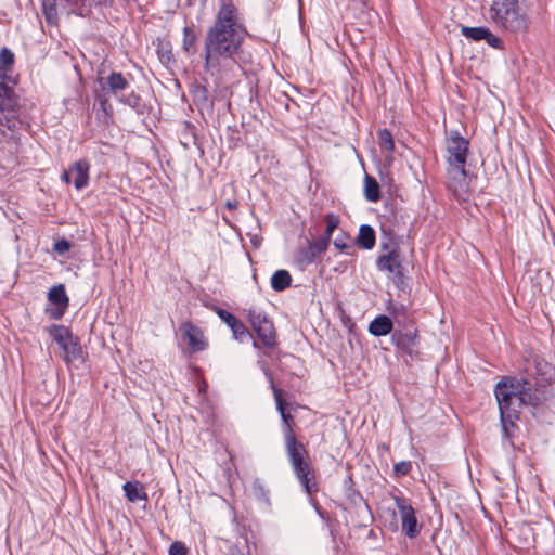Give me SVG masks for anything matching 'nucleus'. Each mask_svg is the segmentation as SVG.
<instances>
[{
  "instance_id": "33",
  "label": "nucleus",
  "mask_w": 555,
  "mask_h": 555,
  "mask_svg": "<svg viewBox=\"0 0 555 555\" xmlns=\"http://www.w3.org/2000/svg\"><path fill=\"white\" fill-rule=\"evenodd\" d=\"M248 320L255 332L260 328V326H262L263 322L271 321V319L263 311L254 307L248 309Z\"/></svg>"
},
{
  "instance_id": "9",
  "label": "nucleus",
  "mask_w": 555,
  "mask_h": 555,
  "mask_svg": "<svg viewBox=\"0 0 555 555\" xmlns=\"http://www.w3.org/2000/svg\"><path fill=\"white\" fill-rule=\"evenodd\" d=\"M522 375L552 388L555 383V365L540 356H534L527 361Z\"/></svg>"
},
{
  "instance_id": "21",
  "label": "nucleus",
  "mask_w": 555,
  "mask_h": 555,
  "mask_svg": "<svg viewBox=\"0 0 555 555\" xmlns=\"http://www.w3.org/2000/svg\"><path fill=\"white\" fill-rule=\"evenodd\" d=\"M387 311L396 327L414 324V321L409 318L408 308L403 304L389 302L387 306Z\"/></svg>"
},
{
  "instance_id": "22",
  "label": "nucleus",
  "mask_w": 555,
  "mask_h": 555,
  "mask_svg": "<svg viewBox=\"0 0 555 555\" xmlns=\"http://www.w3.org/2000/svg\"><path fill=\"white\" fill-rule=\"evenodd\" d=\"M118 101L131 107L138 115H149L151 113V106L133 90L122 95Z\"/></svg>"
},
{
  "instance_id": "50",
  "label": "nucleus",
  "mask_w": 555,
  "mask_h": 555,
  "mask_svg": "<svg viewBox=\"0 0 555 555\" xmlns=\"http://www.w3.org/2000/svg\"><path fill=\"white\" fill-rule=\"evenodd\" d=\"M359 247H362L364 249H372L375 245H358Z\"/></svg>"
},
{
  "instance_id": "51",
  "label": "nucleus",
  "mask_w": 555,
  "mask_h": 555,
  "mask_svg": "<svg viewBox=\"0 0 555 555\" xmlns=\"http://www.w3.org/2000/svg\"><path fill=\"white\" fill-rule=\"evenodd\" d=\"M55 243H62V244H65V243H69L68 241H66L65 238H62L60 241H56Z\"/></svg>"
},
{
  "instance_id": "47",
  "label": "nucleus",
  "mask_w": 555,
  "mask_h": 555,
  "mask_svg": "<svg viewBox=\"0 0 555 555\" xmlns=\"http://www.w3.org/2000/svg\"><path fill=\"white\" fill-rule=\"evenodd\" d=\"M353 245H335V247L339 250V251H346V253H349V249L352 247Z\"/></svg>"
},
{
  "instance_id": "8",
  "label": "nucleus",
  "mask_w": 555,
  "mask_h": 555,
  "mask_svg": "<svg viewBox=\"0 0 555 555\" xmlns=\"http://www.w3.org/2000/svg\"><path fill=\"white\" fill-rule=\"evenodd\" d=\"M390 340L398 354L409 357L411 360L420 358L421 339L415 323L395 327Z\"/></svg>"
},
{
  "instance_id": "15",
  "label": "nucleus",
  "mask_w": 555,
  "mask_h": 555,
  "mask_svg": "<svg viewBox=\"0 0 555 555\" xmlns=\"http://www.w3.org/2000/svg\"><path fill=\"white\" fill-rule=\"evenodd\" d=\"M500 412V422L502 425V435L505 439H511L513 429L516 427L515 422L519 418L520 411L513 406L511 402L496 399Z\"/></svg>"
},
{
  "instance_id": "30",
  "label": "nucleus",
  "mask_w": 555,
  "mask_h": 555,
  "mask_svg": "<svg viewBox=\"0 0 555 555\" xmlns=\"http://www.w3.org/2000/svg\"><path fill=\"white\" fill-rule=\"evenodd\" d=\"M197 35L192 26L183 27L182 50L188 55L194 54Z\"/></svg>"
},
{
  "instance_id": "16",
  "label": "nucleus",
  "mask_w": 555,
  "mask_h": 555,
  "mask_svg": "<svg viewBox=\"0 0 555 555\" xmlns=\"http://www.w3.org/2000/svg\"><path fill=\"white\" fill-rule=\"evenodd\" d=\"M102 91L106 94H111L119 100L125 95L126 91L130 88L128 79L119 72H112L103 82V79H99Z\"/></svg>"
},
{
  "instance_id": "18",
  "label": "nucleus",
  "mask_w": 555,
  "mask_h": 555,
  "mask_svg": "<svg viewBox=\"0 0 555 555\" xmlns=\"http://www.w3.org/2000/svg\"><path fill=\"white\" fill-rule=\"evenodd\" d=\"M218 317L231 328L233 337L237 340L243 341L246 337H251L249 330L238 319H236L231 312L222 309L215 308Z\"/></svg>"
},
{
  "instance_id": "7",
  "label": "nucleus",
  "mask_w": 555,
  "mask_h": 555,
  "mask_svg": "<svg viewBox=\"0 0 555 555\" xmlns=\"http://www.w3.org/2000/svg\"><path fill=\"white\" fill-rule=\"evenodd\" d=\"M52 339L63 350V360L66 364L83 361V351L78 336L70 328L62 324H52L47 328Z\"/></svg>"
},
{
  "instance_id": "40",
  "label": "nucleus",
  "mask_w": 555,
  "mask_h": 555,
  "mask_svg": "<svg viewBox=\"0 0 555 555\" xmlns=\"http://www.w3.org/2000/svg\"><path fill=\"white\" fill-rule=\"evenodd\" d=\"M485 41L492 48L503 49V41L501 38L495 36L491 30H488V35L485 37Z\"/></svg>"
},
{
  "instance_id": "23",
  "label": "nucleus",
  "mask_w": 555,
  "mask_h": 555,
  "mask_svg": "<svg viewBox=\"0 0 555 555\" xmlns=\"http://www.w3.org/2000/svg\"><path fill=\"white\" fill-rule=\"evenodd\" d=\"M377 268L380 271H388L390 273H399L401 263L399 260V254L397 248H393L388 251L386 255H382L377 258L376 261Z\"/></svg>"
},
{
  "instance_id": "6",
  "label": "nucleus",
  "mask_w": 555,
  "mask_h": 555,
  "mask_svg": "<svg viewBox=\"0 0 555 555\" xmlns=\"http://www.w3.org/2000/svg\"><path fill=\"white\" fill-rule=\"evenodd\" d=\"M488 18L494 26L509 33L527 29V14L519 0H492Z\"/></svg>"
},
{
  "instance_id": "11",
  "label": "nucleus",
  "mask_w": 555,
  "mask_h": 555,
  "mask_svg": "<svg viewBox=\"0 0 555 555\" xmlns=\"http://www.w3.org/2000/svg\"><path fill=\"white\" fill-rule=\"evenodd\" d=\"M393 501L398 508L401 518L402 531L410 539H414L420 534L418 521L415 515V509L410 503V500L404 496H393Z\"/></svg>"
},
{
  "instance_id": "4",
  "label": "nucleus",
  "mask_w": 555,
  "mask_h": 555,
  "mask_svg": "<svg viewBox=\"0 0 555 555\" xmlns=\"http://www.w3.org/2000/svg\"><path fill=\"white\" fill-rule=\"evenodd\" d=\"M468 146L469 141L463 138L459 131L454 130L450 132L447 139V152L449 154L447 157V175L449 178V188L452 189L456 195L467 193L469 189V178L465 170Z\"/></svg>"
},
{
  "instance_id": "12",
  "label": "nucleus",
  "mask_w": 555,
  "mask_h": 555,
  "mask_svg": "<svg viewBox=\"0 0 555 555\" xmlns=\"http://www.w3.org/2000/svg\"><path fill=\"white\" fill-rule=\"evenodd\" d=\"M47 297L49 304L53 307H47L46 313L52 320L62 319L69 306V298L66 294L64 284L52 286L49 289Z\"/></svg>"
},
{
  "instance_id": "41",
  "label": "nucleus",
  "mask_w": 555,
  "mask_h": 555,
  "mask_svg": "<svg viewBox=\"0 0 555 555\" xmlns=\"http://www.w3.org/2000/svg\"><path fill=\"white\" fill-rule=\"evenodd\" d=\"M382 233L388 241L387 243H398V236L385 223L382 224Z\"/></svg>"
},
{
  "instance_id": "31",
  "label": "nucleus",
  "mask_w": 555,
  "mask_h": 555,
  "mask_svg": "<svg viewBox=\"0 0 555 555\" xmlns=\"http://www.w3.org/2000/svg\"><path fill=\"white\" fill-rule=\"evenodd\" d=\"M251 493L259 502L263 503L266 507L271 506L270 491L261 480L256 479L253 482Z\"/></svg>"
},
{
  "instance_id": "34",
  "label": "nucleus",
  "mask_w": 555,
  "mask_h": 555,
  "mask_svg": "<svg viewBox=\"0 0 555 555\" xmlns=\"http://www.w3.org/2000/svg\"><path fill=\"white\" fill-rule=\"evenodd\" d=\"M42 12L48 24L57 23L56 0H42Z\"/></svg>"
},
{
  "instance_id": "37",
  "label": "nucleus",
  "mask_w": 555,
  "mask_h": 555,
  "mask_svg": "<svg viewBox=\"0 0 555 555\" xmlns=\"http://www.w3.org/2000/svg\"><path fill=\"white\" fill-rule=\"evenodd\" d=\"M377 138H378V144L382 149L386 150L387 152H392L395 150V142L392 139V134L388 129H386V128L380 129L377 132Z\"/></svg>"
},
{
  "instance_id": "28",
  "label": "nucleus",
  "mask_w": 555,
  "mask_h": 555,
  "mask_svg": "<svg viewBox=\"0 0 555 555\" xmlns=\"http://www.w3.org/2000/svg\"><path fill=\"white\" fill-rule=\"evenodd\" d=\"M292 275L285 269L276 270L271 276V287L275 292H283L288 288L292 284Z\"/></svg>"
},
{
  "instance_id": "19",
  "label": "nucleus",
  "mask_w": 555,
  "mask_h": 555,
  "mask_svg": "<svg viewBox=\"0 0 555 555\" xmlns=\"http://www.w3.org/2000/svg\"><path fill=\"white\" fill-rule=\"evenodd\" d=\"M180 330L188 338L189 348L192 352H199L206 349L208 344L201 328L188 321L181 324Z\"/></svg>"
},
{
  "instance_id": "35",
  "label": "nucleus",
  "mask_w": 555,
  "mask_h": 555,
  "mask_svg": "<svg viewBox=\"0 0 555 555\" xmlns=\"http://www.w3.org/2000/svg\"><path fill=\"white\" fill-rule=\"evenodd\" d=\"M353 243H376L375 230L369 224H362Z\"/></svg>"
},
{
  "instance_id": "55",
  "label": "nucleus",
  "mask_w": 555,
  "mask_h": 555,
  "mask_svg": "<svg viewBox=\"0 0 555 555\" xmlns=\"http://www.w3.org/2000/svg\"><path fill=\"white\" fill-rule=\"evenodd\" d=\"M223 219H224L228 223L230 222V219H229L225 215H223Z\"/></svg>"
},
{
  "instance_id": "54",
  "label": "nucleus",
  "mask_w": 555,
  "mask_h": 555,
  "mask_svg": "<svg viewBox=\"0 0 555 555\" xmlns=\"http://www.w3.org/2000/svg\"><path fill=\"white\" fill-rule=\"evenodd\" d=\"M254 347L259 348V344L256 340H254Z\"/></svg>"
},
{
  "instance_id": "24",
  "label": "nucleus",
  "mask_w": 555,
  "mask_h": 555,
  "mask_svg": "<svg viewBox=\"0 0 555 555\" xmlns=\"http://www.w3.org/2000/svg\"><path fill=\"white\" fill-rule=\"evenodd\" d=\"M347 500L351 505L359 508V513L365 512V520H373L371 508L367 502L363 499L362 494L352 487H348L346 490Z\"/></svg>"
},
{
  "instance_id": "42",
  "label": "nucleus",
  "mask_w": 555,
  "mask_h": 555,
  "mask_svg": "<svg viewBox=\"0 0 555 555\" xmlns=\"http://www.w3.org/2000/svg\"><path fill=\"white\" fill-rule=\"evenodd\" d=\"M73 245H53V251L57 256L66 257Z\"/></svg>"
},
{
  "instance_id": "38",
  "label": "nucleus",
  "mask_w": 555,
  "mask_h": 555,
  "mask_svg": "<svg viewBox=\"0 0 555 555\" xmlns=\"http://www.w3.org/2000/svg\"><path fill=\"white\" fill-rule=\"evenodd\" d=\"M412 470V463L410 461H401L395 464L393 475L397 478L404 477Z\"/></svg>"
},
{
  "instance_id": "56",
  "label": "nucleus",
  "mask_w": 555,
  "mask_h": 555,
  "mask_svg": "<svg viewBox=\"0 0 555 555\" xmlns=\"http://www.w3.org/2000/svg\"><path fill=\"white\" fill-rule=\"evenodd\" d=\"M203 2H206L207 0H202Z\"/></svg>"
},
{
  "instance_id": "20",
  "label": "nucleus",
  "mask_w": 555,
  "mask_h": 555,
  "mask_svg": "<svg viewBox=\"0 0 555 555\" xmlns=\"http://www.w3.org/2000/svg\"><path fill=\"white\" fill-rule=\"evenodd\" d=\"M395 327L392 319L389 315L379 314L370 322L367 331L371 335L380 337L388 334L392 335Z\"/></svg>"
},
{
  "instance_id": "32",
  "label": "nucleus",
  "mask_w": 555,
  "mask_h": 555,
  "mask_svg": "<svg viewBox=\"0 0 555 555\" xmlns=\"http://www.w3.org/2000/svg\"><path fill=\"white\" fill-rule=\"evenodd\" d=\"M489 28L486 26H479V27H469V26H462L461 34L473 41H481L485 40L486 35H488Z\"/></svg>"
},
{
  "instance_id": "25",
  "label": "nucleus",
  "mask_w": 555,
  "mask_h": 555,
  "mask_svg": "<svg viewBox=\"0 0 555 555\" xmlns=\"http://www.w3.org/2000/svg\"><path fill=\"white\" fill-rule=\"evenodd\" d=\"M125 496L129 502H137L139 500L147 501V493L144 491V487L140 481H127L122 486Z\"/></svg>"
},
{
  "instance_id": "3",
  "label": "nucleus",
  "mask_w": 555,
  "mask_h": 555,
  "mask_svg": "<svg viewBox=\"0 0 555 555\" xmlns=\"http://www.w3.org/2000/svg\"><path fill=\"white\" fill-rule=\"evenodd\" d=\"M14 63V53L8 47H3L0 51V126L9 130H14L23 124L18 98L13 88L7 83V81L15 83L9 76Z\"/></svg>"
},
{
  "instance_id": "17",
  "label": "nucleus",
  "mask_w": 555,
  "mask_h": 555,
  "mask_svg": "<svg viewBox=\"0 0 555 555\" xmlns=\"http://www.w3.org/2000/svg\"><path fill=\"white\" fill-rule=\"evenodd\" d=\"M189 93L192 98L194 105L199 111H208L211 112L215 106V100L209 95L208 88L206 83H203L198 80H194L190 83Z\"/></svg>"
},
{
  "instance_id": "1",
  "label": "nucleus",
  "mask_w": 555,
  "mask_h": 555,
  "mask_svg": "<svg viewBox=\"0 0 555 555\" xmlns=\"http://www.w3.org/2000/svg\"><path fill=\"white\" fill-rule=\"evenodd\" d=\"M248 30L233 0H219L218 11L204 38V70L227 77L245 63Z\"/></svg>"
},
{
  "instance_id": "10",
  "label": "nucleus",
  "mask_w": 555,
  "mask_h": 555,
  "mask_svg": "<svg viewBox=\"0 0 555 555\" xmlns=\"http://www.w3.org/2000/svg\"><path fill=\"white\" fill-rule=\"evenodd\" d=\"M264 375L267 376L270 387L272 389V392L274 395L276 410L279 411L281 418H282V431H283V438L284 443L289 442L291 439L298 440L296 438V435L293 430V425L295 424L294 417L286 412V400L283 397V390L278 388L274 383L273 375L269 369L264 370Z\"/></svg>"
},
{
  "instance_id": "39",
  "label": "nucleus",
  "mask_w": 555,
  "mask_h": 555,
  "mask_svg": "<svg viewBox=\"0 0 555 555\" xmlns=\"http://www.w3.org/2000/svg\"><path fill=\"white\" fill-rule=\"evenodd\" d=\"M168 553L169 555H188L189 551L183 542L175 541L169 546Z\"/></svg>"
},
{
  "instance_id": "44",
  "label": "nucleus",
  "mask_w": 555,
  "mask_h": 555,
  "mask_svg": "<svg viewBox=\"0 0 555 555\" xmlns=\"http://www.w3.org/2000/svg\"><path fill=\"white\" fill-rule=\"evenodd\" d=\"M98 100H99V103H100V107H101V109H102L106 115H108V114H109V113H108V109H111V108H112V106H111V104H109L108 100H107L105 96H101V95H99V96H98Z\"/></svg>"
},
{
  "instance_id": "36",
  "label": "nucleus",
  "mask_w": 555,
  "mask_h": 555,
  "mask_svg": "<svg viewBox=\"0 0 555 555\" xmlns=\"http://www.w3.org/2000/svg\"><path fill=\"white\" fill-rule=\"evenodd\" d=\"M156 53L163 64H169L173 61L170 43L158 40Z\"/></svg>"
},
{
  "instance_id": "45",
  "label": "nucleus",
  "mask_w": 555,
  "mask_h": 555,
  "mask_svg": "<svg viewBox=\"0 0 555 555\" xmlns=\"http://www.w3.org/2000/svg\"><path fill=\"white\" fill-rule=\"evenodd\" d=\"M310 504L314 507L315 512L323 517V511L319 504V502L315 500L314 494L308 495Z\"/></svg>"
},
{
  "instance_id": "14",
  "label": "nucleus",
  "mask_w": 555,
  "mask_h": 555,
  "mask_svg": "<svg viewBox=\"0 0 555 555\" xmlns=\"http://www.w3.org/2000/svg\"><path fill=\"white\" fill-rule=\"evenodd\" d=\"M89 171L90 163L82 158L75 162L67 170H64L61 179L65 183H70L73 181L76 190L80 191L89 183Z\"/></svg>"
},
{
  "instance_id": "52",
  "label": "nucleus",
  "mask_w": 555,
  "mask_h": 555,
  "mask_svg": "<svg viewBox=\"0 0 555 555\" xmlns=\"http://www.w3.org/2000/svg\"><path fill=\"white\" fill-rule=\"evenodd\" d=\"M245 254H246V256H247L248 260L251 262V257H250L249 251L245 250Z\"/></svg>"
},
{
  "instance_id": "49",
  "label": "nucleus",
  "mask_w": 555,
  "mask_h": 555,
  "mask_svg": "<svg viewBox=\"0 0 555 555\" xmlns=\"http://www.w3.org/2000/svg\"><path fill=\"white\" fill-rule=\"evenodd\" d=\"M543 274H544L546 278H548V273H547V272H543L542 270H539V271H538V273H537V275H538L539 278H542V275H543Z\"/></svg>"
},
{
  "instance_id": "46",
  "label": "nucleus",
  "mask_w": 555,
  "mask_h": 555,
  "mask_svg": "<svg viewBox=\"0 0 555 555\" xmlns=\"http://www.w3.org/2000/svg\"><path fill=\"white\" fill-rule=\"evenodd\" d=\"M224 205H225L227 209L230 212H234L237 209V207H238V201H236V199H227Z\"/></svg>"
},
{
  "instance_id": "48",
  "label": "nucleus",
  "mask_w": 555,
  "mask_h": 555,
  "mask_svg": "<svg viewBox=\"0 0 555 555\" xmlns=\"http://www.w3.org/2000/svg\"><path fill=\"white\" fill-rule=\"evenodd\" d=\"M344 238H348V235L341 231V235L337 236L333 243H344Z\"/></svg>"
},
{
  "instance_id": "26",
  "label": "nucleus",
  "mask_w": 555,
  "mask_h": 555,
  "mask_svg": "<svg viewBox=\"0 0 555 555\" xmlns=\"http://www.w3.org/2000/svg\"><path fill=\"white\" fill-rule=\"evenodd\" d=\"M266 348H273L276 345V333L272 320L263 322L262 326L255 332Z\"/></svg>"
},
{
  "instance_id": "5",
  "label": "nucleus",
  "mask_w": 555,
  "mask_h": 555,
  "mask_svg": "<svg viewBox=\"0 0 555 555\" xmlns=\"http://www.w3.org/2000/svg\"><path fill=\"white\" fill-rule=\"evenodd\" d=\"M285 444V452L291 467L307 495L319 491L315 472L310 462L309 451L299 440L291 439Z\"/></svg>"
},
{
  "instance_id": "43",
  "label": "nucleus",
  "mask_w": 555,
  "mask_h": 555,
  "mask_svg": "<svg viewBox=\"0 0 555 555\" xmlns=\"http://www.w3.org/2000/svg\"><path fill=\"white\" fill-rule=\"evenodd\" d=\"M279 101L282 104H284V106L287 111H291V104L296 105V102L284 92L281 93Z\"/></svg>"
},
{
  "instance_id": "27",
  "label": "nucleus",
  "mask_w": 555,
  "mask_h": 555,
  "mask_svg": "<svg viewBox=\"0 0 555 555\" xmlns=\"http://www.w3.org/2000/svg\"><path fill=\"white\" fill-rule=\"evenodd\" d=\"M324 223L323 234L318 241H312V243H331L333 232L338 229L339 218L334 214H327L324 217ZM307 243H311V241L307 240Z\"/></svg>"
},
{
  "instance_id": "53",
  "label": "nucleus",
  "mask_w": 555,
  "mask_h": 555,
  "mask_svg": "<svg viewBox=\"0 0 555 555\" xmlns=\"http://www.w3.org/2000/svg\"><path fill=\"white\" fill-rule=\"evenodd\" d=\"M389 246H390V245L385 244V245H383V248H384L385 250H388V249H389Z\"/></svg>"
},
{
  "instance_id": "2",
  "label": "nucleus",
  "mask_w": 555,
  "mask_h": 555,
  "mask_svg": "<svg viewBox=\"0 0 555 555\" xmlns=\"http://www.w3.org/2000/svg\"><path fill=\"white\" fill-rule=\"evenodd\" d=\"M494 395L520 411L522 406L543 408L554 397V390L521 374L503 376L495 385Z\"/></svg>"
},
{
  "instance_id": "29",
  "label": "nucleus",
  "mask_w": 555,
  "mask_h": 555,
  "mask_svg": "<svg viewBox=\"0 0 555 555\" xmlns=\"http://www.w3.org/2000/svg\"><path fill=\"white\" fill-rule=\"evenodd\" d=\"M364 197L372 203L380 198V189L376 179L367 173L364 177Z\"/></svg>"
},
{
  "instance_id": "13",
  "label": "nucleus",
  "mask_w": 555,
  "mask_h": 555,
  "mask_svg": "<svg viewBox=\"0 0 555 555\" xmlns=\"http://www.w3.org/2000/svg\"><path fill=\"white\" fill-rule=\"evenodd\" d=\"M328 245H300L293 253V262L299 270H305L325 254Z\"/></svg>"
}]
</instances>
